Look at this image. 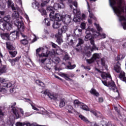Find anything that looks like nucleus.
I'll return each instance as SVG.
<instances>
[{"label":"nucleus","mask_w":126,"mask_h":126,"mask_svg":"<svg viewBox=\"0 0 126 126\" xmlns=\"http://www.w3.org/2000/svg\"><path fill=\"white\" fill-rule=\"evenodd\" d=\"M47 11H49V17L50 20L53 22V24L52 25V27L54 29H58L60 28L61 25H62V19H63V15L61 14L56 13L55 15V8L52 6L48 7L46 9Z\"/></svg>","instance_id":"obj_1"},{"label":"nucleus","mask_w":126,"mask_h":126,"mask_svg":"<svg viewBox=\"0 0 126 126\" xmlns=\"http://www.w3.org/2000/svg\"><path fill=\"white\" fill-rule=\"evenodd\" d=\"M118 5V6H115L113 7L114 11L115 12L116 14H118V15H121L122 13H126V8H125V6H123V0H117Z\"/></svg>","instance_id":"obj_2"},{"label":"nucleus","mask_w":126,"mask_h":126,"mask_svg":"<svg viewBox=\"0 0 126 126\" xmlns=\"http://www.w3.org/2000/svg\"><path fill=\"white\" fill-rule=\"evenodd\" d=\"M41 52V48L39 47L36 50V57H39V62L41 63H44L45 61H47V58L49 57V54L50 52L49 51L46 52V53H42L41 54H39Z\"/></svg>","instance_id":"obj_3"},{"label":"nucleus","mask_w":126,"mask_h":126,"mask_svg":"<svg viewBox=\"0 0 126 126\" xmlns=\"http://www.w3.org/2000/svg\"><path fill=\"white\" fill-rule=\"evenodd\" d=\"M16 26L18 28V30L20 32V34L23 37V38H26L27 39V36L25 35L24 34H23L21 32H24L25 29V27H24V23H23V21H17V22L15 23Z\"/></svg>","instance_id":"obj_4"},{"label":"nucleus","mask_w":126,"mask_h":126,"mask_svg":"<svg viewBox=\"0 0 126 126\" xmlns=\"http://www.w3.org/2000/svg\"><path fill=\"white\" fill-rule=\"evenodd\" d=\"M12 28V25L9 23L3 22V21H0V29L2 31L4 30H10Z\"/></svg>","instance_id":"obj_5"},{"label":"nucleus","mask_w":126,"mask_h":126,"mask_svg":"<svg viewBox=\"0 0 126 126\" xmlns=\"http://www.w3.org/2000/svg\"><path fill=\"white\" fill-rule=\"evenodd\" d=\"M15 105H16V102H14L11 106V108H12V112H13V114H14L15 116V119L17 120V119L21 118V115L19 114V110L18 108H16L15 107H14V106H15Z\"/></svg>","instance_id":"obj_6"},{"label":"nucleus","mask_w":126,"mask_h":126,"mask_svg":"<svg viewBox=\"0 0 126 126\" xmlns=\"http://www.w3.org/2000/svg\"><path fill=\"white\" fill-rule=\"evenodd\" d=\"M99 59H100V55H99V54L94 53L91 59H87L86 61L88 63L90 64L92 63H94L96 60Z\"/></svg>","instance_id":"obj_7"},{"label":"nucleus","mask_w":126,"mask_h":126,"mask_svg":"<svg viewBox=\"0 0 126 126\" xmlns=\"http://www.w3.org/2000/svg\"><path fill=\"white\" fill-rule=\"evenodd\" d=\"M117 16L119 17L120 21H125L122 23V25L123 26V29L124 30H126V16H124L123 14V13L120 15H119V14H116Z\"/></svg>","instance_id":"obj_8"},{"label":"nucleus","mask_w":126,"mask_h":126,"mask_svg":"<svg viewBox=\"0 0 126 126\" xmlns=\"http://www.w3.org/2000/svg\"><path fill=\"white\" fill-rule=\"evenodd\" d=\"M41 93L42 94H44V95H47L51 100H57L58 99V97H57V95L55 94H52L50 92H47V90L45 91H42Z\"/></svg>","instance_id":"obj_9"},{"label":"nucleus","mask_w":126,"mask_h":126,"mask_svg":"<svg viewBox=\"0 0 126 126\" xmlns=\"http://www.w3.org/2000/svg\"><path fill=\"white\" fill-rule=\"evenodd\" d=\"M108 87H111L110 90H113V92H117V93H119V90H118V88L116 84H115V82H108Z\"/></svg>","instance_id":"obj_10"},{"label":"nucleus","mask_w":126,"mask_h":126,"mask_svg":"<svg viewBox=\"0 0 126 126\" xmlns=\"http://www.w3.org/2000/svg\"><path fill=\"white\" fill-rule=\"evenodd\" d=\"M66 3L68 5H69L70 8H71V9H72L73 6L74 7H76V8H77V5H78V3H77V1H76V0H67Z\"/></svg>","instance_id":"obj_11"},{"label":"nucleus","mask_w":126,"mask_h":126,"mask_svg":"<svg viewBox=\"0 0 126 126\" xmlns=\"http://www.w3.org/2000/svg\"><path fill=\"white\" fill-rule=\"evenodd\" d=\"M62 21L64 24H69V23L71 21V17L68 15H65L64 17L62 16Z\"/></svg>","instance_id":"obj_12"},{"label":"nucleus","mask_w":126,"mask_h":126,"mask_svg":"<svg viewBox=\"0 0 126 126\" xmlns=\"http://www.w3.org/2000/svg\"><path fill=\"white\" fill-rule=\"evenodd\" d=\"M66 31H67V26H63L61 29L58 30V33L60 36H63V33H65Z\"/></svg>","instance_id":"obj_13"},{"label":"nucleus","mask_w":126,"mask_h":126,"mask_svg":"<svg viewBox=\"0 0 126 126\" xmlns=\"http://www.w3.org/2000/svg\"><path fill=\"white\" fill-rule=\"evenodd\" d=\"M7 2L8 8H11L12 10H16V8L14 6V3L11 0H8Z\"/></svg>","instance_id":"obj_14"},{"label":"nucleus","mask_w":126,"mask_h":126,"mask_svg":"<svg viewBox=\"0 0 126 126\" xmlns=\"http://www.w3.org/2000/svg\"><path fill=\"white\" fill-rule=\"evenodd\" d=\"M121 63L118 61L116 63V65L114 66V70L116 72H117V73L121 72Z\"/></svg>","instance_id":"obj_15"},{"label":"nucleus","mask_w":126,"mask_h":126,"mask_svg":"<svg viewBox=\"0 0 126 126\" xmlns=\"http://www.w3.org/2000/svg\"><path fill=\"white\" fill-rule=\"evenodd\" d=\"M90 40V43L91 45H92V47L91 46H89V48L91 49V50L92 52H93L94 50H96L97 49V47H96V45H95V42L94 41V39L92 38Z\"/></svg>","instance_id":"obj_16"},{"label":"nucleus","mask_w":126,"mask_h":126,"mask_svg":"<svg viewBox=\"0 0 126 126\" xmlns=\"http://www.w3.org/2000/svg\"><path fill=\"white\" fill-rule=\"evenodd\" d=\"M1 38L3 39V40H6L7 41H9V33L8 32L5 33H0Z\"/></svg>","instance_id":"obj_17"},{"label":"nucleus","mask_w":126,"mask_h":126,"mask_svg":"<svg viewBox=\"0 0 126 126\" xmlns=\"http://www.w3.org/2000/svg\"><path fill=\"white\" fill-rule=\"evenodd\" d=\"M67 40H70V44L71 46L74 44V42L73 41H76V38L74 37L73 35H68L67 36Z\"/></svg>","instance_id":"obj_18"},{"label":"nucleus","mask_w":126,"mask_h":126,"mask_svg":"<svg viewBox=\"0 0 126 126\" xmlns=\"http://www.w3.org/2000/svg\"><path fill=\"white\" fill-rule=\"evenodd\" d=\"M62 36L63 35H60L59 33L55 35L56 38H57L56 42H57L59 45H61V44L63 43V39H62V38L61 37H62Z\"/></svg>","instance_id":"obj_19"},{"label":"nucleus","mask_w":126,"mask_h":126,"mask_svg":"<svg viewBox=\"0 0 126 126\" xmlns=\"http://www.w3.org/2000/svg\"><path fill=\"white\" fill-rule=\"evenodd\" d=\"M74 105L75 108H78L79 106H82V105H83V103L79 101L77 99H75L74 101Z\"/></svg>","instance_id":"obj_20"},{"label":"nucleus","mask_w":126,"mask_h":126,"mask_svg":"<svg viewBox=\"0 0 126 126\" xmlns=\"http://www.w3.org/2000/svg\"><path fill=\"white\" fill-rule=\"evenodd\" d=\"M90 93H91V94H92V95H94L96 97H98V96H99V93L97 92V91H96V90L94 88L91 89Z\"/></svg>","instance_id":"obj_21"},{"label":"nucleus","mask_w":126,"mask_h":126,"mask_svg":"<svg viewBox=\"0 0 126 126\" xmlns=\"http://www.w3.org/2000/svg\"><path fill=\"white\" fill-rule=\"evenodd\" d=\"M61 76L63 77H64L66 80H68V81H72V79H70L69 77H68V75L67 74L62 73H61Z\"/></svg>","instance_id":"obj_22"},{"label":"nucleus","mask_w":126,"mask_h":126,"mask_svg":"<svg viewBox=\"0 0 126 126\" xmlns=\"http://www.w3.org/2000/svg\"><path fill=\"white\" fill-rule=\"evenodd\" d=\"M35 83L38 84L39 86H41V87H45V84L43 82L41 81V80H36L35 81Z\"/></svg>","instance_id":"obj_23"},{"label":"nucleus","mask_w":126,"mask_h":126,"mask_svg":"<svg viewBox=\"0 0 126 126\" xmlns=\"http://www.w3.org/2000/svg\"><path fill=\"white\" fill-rule=\"evenodd\" d=\"M6 48L9 51H14L15 50V48L12 45L8 43H6Z\"/></svg>","instance_id":"obj_24"},{"label":"nucleus","mask_w":126,"mask_h":126,"mask_svg":"<svg viewBox=\"0 0 126 126\" xmlns=\"http://www.w3.org/2000/svg\"><path fill=\"white\" fill-rule=\"evenodd\" d=\"M11 35H12V37L14 38L15 39V38H17V37H19V32L16 31L12 32L11 33Z\"/></svg>","instance_id":"obj_25"},{"label":"nucleus","mask_w":126,"mask_h":126,"mask_svg":"<svg viewBox=\"0 0 126 126\" xmlns=\"http://www.w3.org/2000/svg\"><path fill=\"white\" fill-rule=\"evenodd\" d=\"M79 117L80 118V119H81V120H82V121H83V122H84L85 123H89V121H88V119H87V118H86V117H85L84 116L82 115H80L79 116Z\"/></svg>","instance_id":"obj_26"},{"label":"nucleus","mask_w":126,"mask_h":126,"mask_svg":"<svg viewBox=\"0 0 126 126\" xmlns=\"http://www.w3.org/2000/svg\"><path fill=\"white\" fill-rule=\"evenodd\" d=\"M64 106H65V102L64 101V99L63 98L60 100L59 106L60 108H63Z\"/></svg>","instance_id":"obj_27"},{"label":"nucleus","mask_w":126,"mask_h":126,"mask_svg":"<svg viewBox=\"0 0 126 126\" xmlns=\"http://www.w3.org/2000/svg\"><path fill=\"white\" fill-rule=\"evenodd\" d=\"M20 43H21V44H22V45H24V46H25L27 45V44H28L29 41H28V40L25 38V39H23L20 40Z\"/></svg>","instance_id":"obj_28"},{"label":"nucleus","mask_w":126,"mask_h":126,"mask_svg":"<svg viewBox=\"0 0 126 126\" xmlns=\"http://www.w3.org/2000/svg\"><path fill=\"white\" fill-rule=\"evenodd\" d=\"M6 72V66H3L0 68V75L2 74V73H5Z\"/></svg>","instance_id":"obj_29"},{"label":"nucleus","mask_w":126,"mask_h":126,"mask_svg":"<svg viewBox=\"0 0 126 126\" xmlns=\"http://www.w3.org/2000/svg\"><path fill=\"white\" fill-rule=\"evenodd\" d=\"M42 2L41 3V7H43V6H45L46 4L49 3L50 2V0H42Z\"/></svg>","instance_id":"obj_30"},{"label":"nucleus","mask_w":126,"mask_h":126,"mask_svg":"<svg viewBox=\"0 0 126 126\" xmlns=\"http://www.w3.org/2000/svg\"><path fill=\"white\" fill-rule=\"evenodd\" d=\"M9 53L11 56V58H15V56L17 55V52L16 51H9Z\"/></svg>","instance_id":"obj_31"},{"label":"nucleus","mask_w":126,"mask_h":126,"mask_svg":"<svg viewBox=\"0 0 126 126\" xmlns=\"http://www.w3.org/2000/svg\"><path fill=\"white\" fill-rule=\"evenodd\" d=\"M91 39H92V34H86L85 37V41H88L91 40Z\"/></svg>","instance_id":"obj_32"},{"label":"nucleus","mask_w":126,"mask_h":126,"mask_svg":"<svg viewBox=\"0 0 126 126\" xmlns=\"http://www.w3.org/2000/svg\"><path fill=\"white\" fill-rule=\"evenodd\" d=\"M124 59H125V56L123 54H119L116 58V61H120V60H123Z\"/></svg>","instance_id":"obj_33"},{"label":"nucleus","mask_w":126,"mask_h":126,"mask_svg":"<svg viewBox=\"0 0 126 126\" xmlns=\"http://www.w3.org/2000/svg\"><path fill=\"white\" fill-rule=\"evenodd\" d=\"M109 1L111 6H112V7H113V9H114V7H115V6H114L116 3V0H109Z\"/></svg>","instance_id":"obj_34"},{"label":"nucleus","mask_w":126,"mask_h":126,"mask_svg":"<svg viewBox=\"0 0 126 126\" xmlns=\"http://www.w3.org/2000/svg\"><path fill=\"white\" fill-rule=\"evenodd\" d=\"M13 16L16 19L19 18V13H18V12L14 11Z\"/></svg>","instance_id":"obj_35"},{"label":"nucleus","mask_w":126,"mask_h":126,"mask_svg":"<svg viewBox=\"0 0 126 126\" xmlns=\"http://www.w3.org/2000/svg\"><path fill=\"white\" fill-rule=\"evenodd\" d=\"M3 20L5 21V22H6V23H8V22H9L10 21V17L9 16H5L3 18Z\"/></svg>","instance_id":"obj_36"},{"label":"nucleus","mask_w":126,"mask_h":126,"mask_svg":"<svg viewBox=\"0 0 126 126\" xmlns=\"http://www.w3.org/2000/svg\"><path fill=\"white\" fill-rule=\"evenodd\" d=\"M82 44H84V40L81 38H79V42L77 44V47H78L79 46H80L81 45H82Z\"/></svg>","instance_id":"obj_37"},{"label":"nucleus","mask_w":126,"mask_h":126,"mask_svg":"<svg viewBox=\"0 0 126 126\" xmlns=\"http://www.w3.org/2000/svg\"><path fill=\"white\" fill-rule=\"evenodd\" d=\"M44 20H45V25H46V26H50V25H51V23L49 21V19L47 18H45Z\"/></svg>","instance_id":"obj_38"},{"label":"nucleus","mask_w":126,"mask_h":126,"mask_svg":"<svg viewBox=\"0 0 126 126\" xmlns=\"http://www.w3.org/2000/svg\"><path fill=\"white\" fill-rule=\"evenodd\" d=\"M88 11L90 13L89 14V17L90 18H93L94 17V15L93 14V13H92V12L90 11V7L89 6V8H88Z\"/></svg>","instance_id":"obj_39"},{"label":"nucleus","mask_w":126,"mask_h":126,"mask_svg":"<svg viewBox=\"0 0 126 126\" xmlns=\"http://www.w3.org/2000/svg\"><path fill=\"white\" fill-rule=\"evenodd\" d=\"M52 62H54L55 63H60V58H55Z\"/></svg>","instance_id":"obj_40"},{"label":"nucleus","mask_w":126,"mask_h":126,"mask_svg":"<svg viewBox=\"0 0 126 126\" xmlns=\"http://www.w3.org/2000/svg\"><path fill=\"white\" fill-rule=\"evenodd\" d=\"M58 6L59 8H64V4L63 2H61L60 3H58Z\"/></svg>","instance_id":"obj_41"},{"label":"nucleus","mask_w":126,"mask_h":126,"mask_svg":"<svg viewBox=\"0 0 126 126\" xmlns=\"http://www.w3.org/2000/svg\"><path fill=\"white\" fill-rule=\"evenodd\" d=\"M8 62H9V63H10L12 65H15L16 62L14 61V59H8Z\"/></svg>","instance_id":"obj_42"},{"label":"nucleus","mask_w":126,"mask_h":126,"mask_svg":"<svg viewBox=\"0 0 126 126\" xmlns=\"http://www.w3.org/2000/svg\"><path fill=\"white\" fill-rule=\"evenodd\" d=\"M43 68L46 69V70H51V67L49 66V64H46L45 65L43 66Z\"/></svg>","instance_id":"obj_43"},{"label":"nucleus","mask_w":126,"mask_h":126,"mask_svg":"<svg viewBox=\"0 0 126 126\" xmlns=\"http://www.w3.org/2000/svg\"><path fill=\"white\" fill-rule=\"evenodd\" d=\"M76 66V65L75 64L73 65H67V67L68 69H73V68H75V67Z\"/></svg>","instance_id":"obj_44"},{"label":"nucleus","mask_w":126,"mask_h":126,"mask_svg":"<svg viewBox=\"0 0 126 126\" xmlns=\"http://www.w3.org/2000/svg\"><path fill=\"white\" fill-rule=\"evenodd\" d=\"M100 63L102 66H105V58H101L100 60Z\"/></svg>","instance_id":"obj_45"},{"label":"nucleus","mask_w":126,"mask_h":126,"mask_svg":"<svg viewBox=\"0 0 126 126\" xmlns=\"http://www.w3.org/2000/svg\"><path fill=\"white\" fill-rule=\"evenodd\" d=\"M91 31H92L91 30H90V28H88L86 30V35H88V34H92Z\"/></svg>","instance_id":"obj_46"},{"label":"nucleus","mask_w":126,"mask_h":126,"mask_svg":"<svg viewBox=\"0 0 126 126\" xmlns=\"http://www.w3.org/2000/svg\"><path fill=\"white\" fill-rule=\"evenodd\" d=\"M19 110V115H20L21 117H22V116H24V111H23V109H20V110Z\"/></svg>","instance_id":"obj_47"},{"label":"nucleus","mask_w":126,"mask_h":126,"mask_svg":"<svg viewBox=\"0 0 126 126\" xmlns=\"http://www.w3.org/2000/svg\"><path fill=\"white\" fill-rule=\"evenodd\" d=\"M86 27V24H85V23H81V25H80V27L82 29H85Z\"/></svg>","instance_id":"obj_48"},{"label":"nucleus","mask_w":126,"mask_h":126,"mask_svg":"<svg viewBox=\"0 0 126 126\" xmlns=\"http://www.w3.org/2000/svg\"><path fill=\"white\" fill-rule=\"evenodd\" d=\"M82 108L83 109V110H84L85 111H88L89 109L88 108V106L86 105H83V104H82Z\"/></svg>","instance_id":"obj_49"},{"label":"nucleus","mask_w":126,"mask_h":126,"mask_svg":"<svg viewBox=\"0 0 126 126\" xmlns=\"http://www.w3.org/2000/svg\"><path fill=\"white\" fill-rule=\"evenodd\" d=\"M94 24L96 26V29H97V31H99V32L102 31V29L101 28V27H100V26H99V25H97V24H96V23H95Z\"/></svg>","instance_id":"obj_50"},{"label":"nucleus","mask_w":126,"mask_h":126,"mask_svg":"<svg viewBox=\"0 0 126 126\" xmlns=\"http://www.w3.org/2000/svg\"><path fill=\"white\" fill-rule=\"evenodd\" d=\"M40 12H41V13H42V14H43L44 15H47V12H46V10H45V9L44 8H42L40 10Z\"/></svg>","instance_id":"obj_51"},{"label":"nucleus","mask_w":126,"mask_h":126,"mask_svg":"<svg viewBox=\"0 0 126 126\" xmlns=\"http://www.w3.org/2000/svg\"><path fill=\"white\" fill-rule=\"evenodd\" d=\"M98 103H103L104 102V98L102 97H98Z\"/></svg>","instance_id":"obj_52"},{"label":"nucleus","mask_w":126,"mask_h":126,"mask_svg":"<svg viewBox=\"0 0 126 126\" xmlns=\"http://www.w3.org/2000/svg\"><path fill=\"white\" fill-rule=\"evenodd\" d=\"M73 21H74V22H80V18H74Z\"/></svg>","instance_id":"obj_53"},{"label":"nucleus","mask_w":126,"mask_h":126,"mask_svg":"<svg viewBox=\"0 0 126 126\" xmlns=\"http://www.w3.org/2000/svg\"><path fill=\"white\" fill-rule=\"evenodd\" d=\"M105 78H106V79L109 78V79L112 80V76H111V74H110L109 73H106L105 74Z\"/></svg>","instance_id":"obj_54"},{"label":"nucleus","mask_w":126,"mask_h":126,"mask_svg":"<svg viewBox=\"0 0 126 126\" xmlns=\"http://www.w3.org/2000/svg\"><path fill=\"white\" fill-rule=\"evenodd\" d=\"M85 55H86V56H87V57L89 58L90 57H91V52L88 51L85 53Z\"/></svg>","instance_id":"obj_55"},{"label":"nucleus","mask_w":126,"mask_h":126,"mask_svg":"<svg viewBox=\"0 0 126 126\" xmlns=\"http://www.w3.org/2000/svg\"><path fill=\"white\" fill-rule=\"evenodd\" d=\"M63 60H64V61H67V60H69V57H68L67 54H66L65 56H64Z\"/></svg>","instance_id":"obj_56"},{"label":"nucleus","mask_w":126,"mask_h":126,"mask_svg":"<svg viewBox=\"0 0 126 126\" xmlns=\"http://www.w3.org/2000/svg\"><path fill=\"white\" fill-rule=\"evenodd\" d=\"M20 59H21V56H18L17 57H16V58H15L14 59V61L16 62H19V60H20Z\"/></svg>","instance_id":"obj_57"},{"label":"nucleus","mask_w":126,"mask_h":126,"mask_svg":"<svg viewBox=\"0 0 126 126\" xmlns=\"http://www.w3.org/2000/svg\"><path fill=\"white\" fill-rule=\"evenodd\" d=\"M5 8V5L4 4H2L0 5V9H1V10H3V9H4Z\"/></svg>","instance_id":"obj_58"},{"label":"nucleus","mask_w":126,"mask_h":126,"mask_svg":"<svg viewBox=\"0 0 126 126\" xmlns=\"http://www.w3.org/2000/svg\"><path fill=\"white\" fill-rule=\"evenodd\" d=\"M102 83L105 85V86H107V87H108V83H107V81H102Z\"/></svg>","instance_id":"obj_59"},{"label":"nucleus","mask_w":126,"mask_h":126,"mask_svg":"<svg viewBox=\"0 0 126 126\" xmlns=\"http://www.w3.org/2000/svg\"><path fill=\"white\" fill-rule=\"evenodd\" d=\"M30 104H31L32 109H33V110H35V111H37V110H38V109L35 107L34 105H33V104H32V103H31V102H30Z\"/></svg>","instance_id":"obj_60"},{"label":"nucleus","mask_w":126,"mask_h":126,"mask_svg":"<svg viewBox=\"0 0 126 126\" xmlns=\"http://www.w3.org/2000/svg\"><path fill=\"white\" fill-rule=\"evenodd\" d=\"M23 126L22 123L17 122L16 123V126Z\"/></svg>","instance_id":"obj_61"},{"label":"nucleus","mask_w":126,"mask_h":126,"mask_svg":"<svg viewBox=\"0 0 126 126\" xmlns=\"http://www.w3.org/2000/svg\"><path fill=\"white\" fill-rule=\"evenodd\" d=\"M52 46L53 47V48H54V49H56V48L58 47V45L52 42Z\"/></svg>","instance_id":"obj_62"},{"label":"nucleus","mask_w":126,"mask_h":126,"mask_svg":"<svg viewBox=\"0 0 126 126\" xmlns=\"http://www.w3.org/2000/svg\"><path fill=\"white\" fill-rule=\"evenodd\" d=\"M91 113H92V114H93V115H94V116H97V113H96V112L94 110H92L91 111Z\"/></svg>","instance_id":"obj_63"},{"label":"nucleus","mask_w":126,"mask_h":126,"mask_svg":"<svg viewBox=\"0 0 126 126\" xmlns=\"http://www.w3.org/2000/svg\"><path fill=\"white\" fill-rule=\"evenodd\" d=\"M84 69H88V70H90V69H91V68H90V67H89V66H85Z\"/></svg>","instance_id":"obj_64"}]
</instances>
